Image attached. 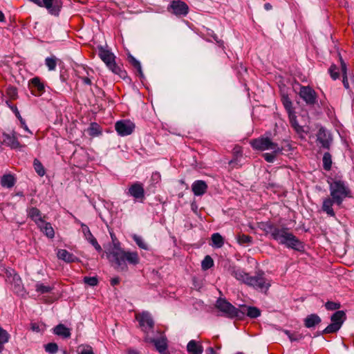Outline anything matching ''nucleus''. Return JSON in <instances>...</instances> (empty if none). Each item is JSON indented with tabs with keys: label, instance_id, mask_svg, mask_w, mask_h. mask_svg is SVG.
I'll return each mask as SVG.
<instances>
[{
	"label": "nucleus",
	"instance_id": "c756f323",
	"mask_svg": "<svg viewBox=\"0 0 354 354\" xmlns=\"http://www.w3.org/2000/svg\"><path fill=\"white\" fill-rule=\"evenodd\" d=\"M52 290L53 287L50 286H46L39 282L35 284V290L40 294L50 292Z\"/></svg>",
	"mask_w": 354,
	"mask_h": 354
},
{
	"label": "nucleus",
	"instance_id": "e433bc0d",
	"mask_svg": "<svg viewBox=\"0 0 354 354\" xmlns=\"http://www.w3.org/2000/svg\"><path fill=\"white\" fill-rule=\"evenodd\" d=\"M10 335L8 332L0 326V345H3L8 342Z\"/></svg>",
	"mask_w": 354,
	"mask_h": 354
},
{
	"label": "nucleus",
	"instance_id": "79ce46f5",
	"mask_svg": "<svg viewBox=\"0 0 354 354\" xmlns=\"http://www.w3.org/2000/svg\"><path fill=\"white\" fill-rule=\"evenodd\" d=\"M87 131L90 136H97L100 133L99 126L96 123H92Z\"/></svg>",
	"mask_w": 354,
	"mask_h": 354
},
{
	"label": "nucleus",
	"instance_id": "603ef678",
	"mask_svg": "<svg viewBox=\"0 0 354 354\" xmlns=\"http://www.w3.org/2000/svg\"><path fill=\"white\" fill-rule=\"evenodd\" d=\"M6 104L10 107V109L15 113L16 117L19 120L20 122L22 121V118L19 113V111H18V109L16 106L11 105L8 101L6 102Z\"/></svg>",
	"mask_w": 354,
	"mask_h": 354
},
{
	"label": "nucleus",
	"instance_id": "a878e982",
	"mask_svg": "<svg viewBox=\"0 0 354 354\" xmlns=\"http://www.w3.org/2000/svg\"><path fill=\"white\" fill-rule=\"evenodd\" d=\"M15 179L11 174H6L1 177V185L3 187L11 188L15 185Z\"/></svg>",
	"mask_w": 354,
	"mask_h": 354
},
{
	"label": "nucleus",
	"instance_id": "423d86ee",
	"mask_svg": "<svg viewBox=\"0 0 354 354\" xmlns=\"http://www.w3.org/2000/svg\"><path fill=\"white\" fill-rule=\"evenodd\" d=\"M252 147L259 151H283V148L280 147L277 142H273L268 136H261L257 139L250 141Z\"/></svg>",
	"mask_w": 354,
	"mask_h": 354
},
{
	"label": "nucleus",
	"instance_id": "4c0bfd02",
	"mask_svg": "<svg viewBox=\"0 0 354 354\" xmlns=\"http://www.w3.org/2000/svg\"><path fill=\"white\" fill-rule=\"evenodd\" d=\"M236 240L239 244L250 243L252 242V237L245 234H239Z\"/></svg>",
	"mask_w": 354,
	"mask_h": 354
},
{
	"label": "nucleus",
	"instance_id": "7c9ffc66",
	"mask_svg": "<svg viewBox=\"0 0 354 354\" xmlns=\"http://www.w3.org/2000/svg\"><path fill=\"white\" fill-rule=\"evenodd\" d=\"M212 241L213 245L216 248H221L223 245V239L218 233H214L212 235Z\"/></svg>",
	"mask_w": 354,
	"mask_h": 354
},
{
	"label": "nucleus",
	"instance_id": "72a5a7b5",
	"mask_svg": "<svg viewBox=\"0 0 354 354\" xmlns=\"http://www.w3.org/2000/svg\"><path fill=\"white\" fill-rule=\"evenodd\" d=\"M133 239L136 243V244L138 245V247L140 248L141 249L146 250L149 249L148 245L145 243V241L141 236L134 234L133 236Z\"/></svg>",
	"mask_w": 354,
	"mask_h": 354
},
{
	"label": "nucleus",
	"instance_id": "9d476101",
	"mask_svg": "<svg viewBox=\"0 0 354 354\" xmlns=\"http://www.w3.org/2000/svg\"><path fill=\"white\" fill-rule=\"evenodd\" d=\"M115 128L120 136H126L133 133L135 124L130 120H120L115 123Z\"/></svg>",
	"mask_w": 354,
	"mask_h": 354
},
{
	"label": "nucleus",
	"instance_id": "de8ad7c7",
	"mask_svg": "<svg viewBox=\"0 0 354 354\" xmlns=\"http://www.w3.org/2000/svg\"><path fill=\"white\" fill-rule=\"evenodd\" d=\"M325 306L327 310H337L340 308V304L335 303L333 301H328L326 303Z\"/></svg>",
	"mask_w": 354,
	"mask_h": 354
},
{
	"label": "nucleus",
	"instance_id": "c03bdc74",
	"mask_svg": "<svg viewBox=\"0 0 354 354\" xmlns=\"http://www.w3.org/2000/svg\"><path fill=\"white\" fill-rule=\"evenodd\" d=\"M45 350L50 353H55L58 351V346L55 343H48L45 346Z\"/></svg>",
	"mask_w": 354,
	"mask_h": 354
},
{
	"label": "nucleus",
	"instance_id": "c9c22d12",
	"mask_svg": "<svg viewBox=\"0 0 354 354\" xmlns=\"http://www.w3.org/2000/svg\"><path fill=\"white\" fill-rule=\"evenodd\" d=\"M214 265L213 259L210 256H206L202 261L201 266L203 270H207Z\"/></svg>",
	"mask_w": 354,
	"mask_h": 354
},
{
	"label": "nucleus",
	"instance_id": "473e14b6",
	"mask_svg": "<svg viewBox=\"0 0 354 354\" xmlns=\"http://www.w3.org/2000/svg\"><path fill=\"white\" fill-rule=\"evenodd\" d=\"M331 165H332L331 155L328 152H326L324 154V156H323L324 168L326 170H330L331 168Z\"/></svg>",
	"mask_w": 354,
	"mask_h": 354
},
{
	"label": "nucleus",
	"instance_id": "7ed1b4c3",
	"mask_svg": "<svg viewBox=\"0 0 354 354\" xmlns=\"http://www.w3.org/2000/svg\"><path fill=\"white\" fill-rule=\"evenodd\" d=\"M271 236L280 244L288 248L299 250L301 248V242L286 228H274L271 231Z\"/></svg>",
	"mask_w": 354,
	"mask_h": 354
},
{
	"label": "nucleus",
	"instance_id": "052dcab7",
	"mask_svg": "<svg viewBox=\"0 0 354 354\" xmlns=\"http://www.w3.org/2000/svg\"><path fill=\"white\" fill-rule=\"evenodd\" d=\"M206 353L207 354H217V353L214 350L212 347H209L206 350Z\"/></svg>",
	"mask_w": 354,
	"mask_h": 354
},
{
	"label": "nucleus",
	"instance_id": "338daca9",
	"mask_svg": "<svg viewBox=\"0 0 354 354\" xmlns=\"http://www.w3.org/2000/svg\"><path fill=\"white\" fill-rule=\"evenodd\" d=\"M5 20L4 15L3 12L0 10V22H3Z\"/></svg>",
	"mask_w": 354,
	"mask_h": 354
},
{
	"label": "nucleus",
	"instance_id": "6e6552de",
	"mask_svg": "<svg viewBox=\"0 0 354 354\" xmlns=\"http://www.w3.org/2000/svg\"><path fill=\"white\" fill-rule=\"evenodd\" d=\"M346 314L342 310L335 312L331 317V324H329L322 332V333H333L339 330L344 320Z\"/></svg>",
	"mask_w": 354,
	"mask_h": 354
},
{
	"label": "nucleus",
	"instance_id": "ddd939ff",
	"mask_svg": "<svg viewBox=\"0 0 354 354\" xmlns=\"http://www.w3.org/2000/svg\"><path fill=\"white\" fill-rule=\"evenodd\" d=\"M128 194L135 199L142 201L145 198V189L140 183H133L129 189Z\"/></svg>",
	"mask_w": 354,
	"mask_h": 354
},
{
	"label": "nucleus",
	"instance_id": "c85d7f7f",
	"mask_svg": "<svg viewBox=\"0 0 354 354\" xmlns=\"http://www.w3.org/2000/svg\"><path fill=\"white\" fill-rule=\"evenodd\" d=\"M283 151H277V150H272L270 153H265L263 154V158L268 162H273L278 155L281 154Z\"/></svg>",
	"mask_w": 354,
	"mask_h": 354
},
{
	"label": "nucleus",
	"instance_id": "1a4fd4ad",
	"mask_svg": "<svg viewBox=\"0 0 354 354\" xmlns=\"http://www.w3.org/2000/svg\"><path fill=\"white\" fill-rule=\"evenodd\" d=\"M136 319L139 322L140 327L145 333L153 328L154 322L149 312H142L136 315Z\"/></svg>",
	"mask_w": 354,
	"mask_h": 354
},
{
	"label": "nucleus",
	"instance_id": "9b49d317",
	"mask_svg": "<svg viewBox=\"0 0 354 354\" xmlns=\"http://www.w3.org/2000/svg\"><path fill=\"white\" fill-rule=\"evenodd\" d=\"M299 95L308 104H313L316 102V93L309 86H301Z\"/></svg>",
	"mask_w": 354,
	"mask_h": 354
},
{
	"label": "nucleus",
	"instance_id": "13d9d810",
	"mask_svg": "<svg viewBox=\"0 0 354 354\" xmlns=\"http://www.w3.org/2000/svg\"><path fill=\"white\" fill-rule=\"evenodd\" d=\"M82 80L84 84H88V85L91 84V80L90 78H88L87 77H82Z\"/></svg>",
	"mask_w": 354,
	"mask_h": 354
},
{
	"label": "nucleus",
	"instance_id": "412c9836",
	"mask_svg": "<svg viewBox=\"0 0 354 354\" xmlns=\"http://www.w3.org/2000/svg\"><path fill=\"white\" fill-rule=\"evenodd\" d=\"M57 257L59 259L67 263L75 262L77 260L76 257L66 250H59L57 252Z\"/></svg>",
	"mask_w": 354,
	"mask_h": 354
},
{
	"label": "nucleus",
	"instance_id": "f257e3e1",
	"mask_svg": "<svg viewBox=\"0 0 354 354\" xmlns=\"http://www.w3.org/2000/svg\"><path fill=\"white\" fill-rule=\"evenodd\" d=\"M111 236H113L111 235ZM113 239V245L106 252L109 261L118 271H127V263L136 266L140 263V257L137 252L125 251L120 246L118 241Z\"/></svg>",
	"mask_w": 354,
	"mask_h": 354
},
{
	"label": "nucleus",
	"instance_id": "58836bf2",
	"mask_svg": "<svg viewBox=\"0 0 354 354\" xmlns=\"http://www.w3.org/2000/svg\"><path fill=\"white\" fill-rule=\"evenodd\" d=\"M285 333L288 335L291 342L299 341L304 337L301 334L298 333H291L290 331L286 330Z\"/></svg>",
	"mask_w": 354,
	"mask_h": 354
},
{
	"label": "nucleus",
	"instance_id": "3c124183",
	"mask_svg": "<svg viewBox=\"0 0 354 354\" xmlns=\"http://www.w3.org/2000/svg\"><path fill=\"white\" fill-rule=\"evenodd\" d=\"M337 71V67L334 65L331 66L329 68L330 76L333 80H336L339 77V73Z\"/></svg>",
	"mask_w": 354,
	"mask_h": 354
},
{
	"label": "nucleus",
	"instance_id": "cd10ccee",
	"mask_svg": "<svg viewBox=\"0 0 354 354\" xmlns=\"http://www.w3.org/2000/svg\"><path fill=\"white\" fill-rule=\"evenodd\" d=\"M247 311V315L250 318H257L260 316L261 311L259 308L254 306H243Z\"/></svg>",
	"mask_w": 354,
	"mask_h": 354
},
{
	"label": "nucleus",
	"instance_id": "69168bd1",
	"mask_svg": "<svg viewBox=\"0 0 354 354\" xmlns=\"http://www.w3.org/2000/svg\"><path fill=\"white\" fill-rule=\"evenodd\" d=\"M264 8H265V9H266V10H271V9H272V6H271V4H270V3H266V4L264 5Z\"/></svg>",
	"mask_w": 354,
	"mask_h": 354
},
{
	"label": "nucleus",
	"instance_id": "39448f33",
	"mask_svg": "<svg viewBox=\"0 0 354 354\" xmlns=\"http://www.w3.org/2000/svg\"><path fill=\"white\" fill-rule=\"evenodd\" d=\"M330 192L335 203L340 205L344 199L349 196V189L341 180H336L330 184Z\"/></svg>",
	"mask_w": 354,
	"mask_h": 354
},
{
	"label": "nucleus",
	"instance_id": "774afa93",
	"mask_svg": "<svg viewBox=\"0 0 354 354\" xmlns=\"http://www.w3.org/2000/svg\"><path fill=\"white\" fill-rule=\"evenodd\" d=\"M21 289V286H20V284H17L15 288V290L17 291V292H19Z\"/></svg>",
	"mask_w": 354,
	"mask_h": 354
},
{
	"label": "nucleus",
	"instance_id": "6ab92c4d",
	"mask_svg": "<svg viewBox=\"0 0 354 354\" xmlns=\"http://www.w3.org/2000/svg\"><path fill=\"white\" fill-rule=\"evenodd\" d=\"M30 85L32 93L35 95H40L44 91V86L38 77L32 78Z\"/></svg>",
	"mask_w": 354,
	"mask_h": 354
},
{
	"label": "nucleus",
	"instance_id": "e2e57ef3",
	"mask_svg": "<svg viewBox=\"0 0 354 354\" xmlns=\"http://www.w3.org/2000/svg\"><path fill=\"white\" fill-rule=\"evenodd\" d=\"M30 1L39 6H43V0L42 1H41V0H30Z\"/></svg>",
	"mask_w": 354,
	"mask_h": 354
},
{
	"label": "nucleus",
	"instance_id": "bf43d9fd",
	"mask_svg": "<svg viewBox=\"0 0 354 354\" xmlns=\"http://www.w3.org/2000/svg\"><path fill=\"white\" fill-rule=\"evenodd\" d=\"M23 122H20L21 127L28 132H30L28 127L26 124L25 120L22 118Z\"/></svg>",
	"mask_w": 354,
	"mask_h": 354
},
{
	"label": "nucleus",
	"instance_id": "bb28decb",
	"mask_svg": "<svg viewBox=\"0 0 354 354\" xmlns=\"http://www.w3.org/2000/svg\"><path fill=\"white\" fill-rule=\"evenodd\" d=\"M320 322H321L320 317L317 315H315V314L310 315L305 319V326L307 328L313 327L315 325L319 324Z\"/></svg>",
	"mask_w": 354,
	"mask_h": 354
},
{
	"label": "nucleus",
	"instance_id": "ea45409f",
	"mask_svg": "<svg viewBox=\"0 0 354 354\" xmlns=\"http://www.w3.org/2000/svg\"><path fill=\"white\" fill-rule=\"evenodd\" d=\"M78 354H95L90 346H80L77 350Z\"/></svg>",
	"mask_w": 354,
	"mask_h": 354
},
{
	"label": "nucleus",
	"instance_id": "4be33fe9",
	"mask_svg": "<svg viewBox=\"0 0 354 354\" xmlns=\"http://www.w3.org/2000/svg\"><path fill=\"white\" fill-rule=\"evenodd\" d=\"M333 203H335L333 199L328 197L324 199L322 204V210L330 216H335V212L332 207Z\"/></svg>",
	"mask_w": 354,
	"mask_h": 354
},
{
	"label": "nucleus",
	"instance_id": "2eb2a0df",
	"mask_svg": "<svg viewBox=\"0 0 354 354\" xmlns=\"http://www.w3.org/2000/svg\"><path fill=\"white\" fill-rule=\"evenodd\" d=\"M3 142L10 147L12 149H18L21 147V145L17 140V137L15 135V133L12 132L10 133H3Z\"/></svg>",
	"mask_w": 354,
	"mask_h": 354
},
{
	"label": "nucleus",
	"instance_id": "09e8293b",
	"mask_svg": "<svg viewBox=\"0 0 354 354\" xmlns=\"http://www.w3.org/2000/svg\"><path fill=\"white\" fill-rule=\"evenodd\" d=\"M84 281L85 283H86L91 286H95L97 284V279L95 277H85L84 278Z\"/></svg>",
	"mask_w": 354,
	"mask_h": 354
},
{
	"label": "nucleus",
	"instance_id": "49530a36",
	"mask_svg": "<svg viewBox=\"0 0 354 354\" xmlns=\"http://www.w3.org/2000/svg\"><path fill=\"white\" fill-rule=\"evenodd\" d=\"M283 104L288 112L292 111V104L288 97H283Z\"/></svg>",
	"mask_w": 354,
	"mask_h": 354
},
{
	"label": "nucleus",
	"instance_id": "a211bd4d",
	"mask_svg": "<svg viewBox=\"0 0 354 354\" xmlns=\"http://www.w3.org/2000/svg\"><path fill=\"white\" fill-rule=\"evenodd\" d=\"M207 189L206 183L203 180H196L192 185V189L196 196H202L204 194Z\"/></svg>",
	"mask_w": 354,
	"mask_h": 354
},
{
	"label": "nucleus",
	"instance_id": "dca6fc26",
	"mask_svg": "<svg viewBox=\"0 0 354 354\" xmlns=\"http://www.w3.org/2000/svg\"><path fill=\"white\" fill-rule=\"evenodd\" d=\"M173 13L176 15H186L188 12L187 5L181 1H174L171 3Z\"/></svg>",
	"mask_w": 354,
	"mask_h": 354
},
{
	"label": "nucleus",
	"instance_id": "a19ab883",
	"mask_svg": "<svg viewBox=\"0 0 354 354\" xmlns=\"http://www.w3.org/2000/svg\"><path fill=\"white\" fill-rule=\"evenodd\" d=\"M341 65H342V71L343 73V84H344V87L348 89L349 88V86H348V79H347V76H346V64L343 61H342Z\"/></svg>",
	"mask_w": 354,
	"mask_h": 354
},
{
	"label": "nucleus",
	"instance_id": "8fccbe9b",
	"mask_svg": "<svg viewBox=\"0 0 354 354\" xmlns=\"http://www.w3.org/2000/svg\"><path fill=\"white\" fill-rule=\"evenodd\" d=\"M7 94L12 100H15L17 97V91L15 87L8 88Z\"/></svg>",
	"mask_w": 354,
	"mask_h": 354
},
{
	"label": "nucleus",
	"instance_id": "0eeeda50",
	"mask_svg": "<svg viewBox=\"0 0 354 354\" xmlns=\"http://www.w3.org/2000/svg\"><path fill=\"white\" fill-rule=\"evenodd\" d=\"M216 307L228 318H241L245 313L232 306L226 299L220 298L216 301Z\"/></svg>",
	"mask_w": 354,
	"mask_h": 354
},
{
	"label": "nucleus",
	"instance_id": "f704fd0d",
	"mask_svg": "<svg viewBox=\"0 0 354 354\" xmlns=\"http://www.w3.org/2000/svg\"><path fill=\"white\" fill-rule=\"evenodd\" d=\"M34 167L39 176H43L45 174V169L42 164L37 159L34 160Z\"/></svg>",
	"mask_w": 354,
	"mask_h": 354
},
{
	"label": "nucleus",
	"instance_id": "0e129e2a",
	"mask_svg": "<svg viewBox=\"0 0 354 354\" xmlns=\"http://www.w3.org/2000/svg\"><path fill=\"white\" fill-rule=\"evenodd\" d=\"M127 354H139V353L136 350L130 348L128 349Z\"/></svg>",
	"mask_w": 354,
	"mask_h": 354
},
{
	"label": "nucleus",
	"instance_id": "6e6d98bb",
	"mask_svg": "<svg viewBox=\"0 0 354 354\" xmlns=\"http://www.w3.org/2000/svg\"><path fill=\"white\" fill-rule=\"evenodd\" d=\"M130 59H131V63L133 65L134 67H136L138 69L139 73H141L142 71H141L140 63L133 57H131Z\"/></svg>",
	"mask_w": 354,
	"mask_h": 354
},
{
	"label": "nucleus",
	"instance_id": "4d7b16f0",
	"mask_svg": "<svg viewBox=\"0 0 354 354\" xmlns=\"http://www.w3.org/2000/svg\"><path fill=\"white\" fill-rule=\"evenodd\" d=\"M288 113L290 123L291 124L292 123H293L294 122H295L297 120V117H296L293 110L291 111H289Z\"/></svg>",
	"mask_w": 354,
	"mask_h": 354
},
{
	"label": "nucleus",
	"instance_id": "20e7f679",
	"mask_svg": "<svg viewBox=\"0 0 354 354\" xmlns=\"http://www.w3.org/2000/svg\"><path fill=\"white\" fill-rule=\"evenodd\" d=\"M99 56L101 59L104 62L106 66L115 74L118 75L120 77L124 78L126 72L118 65L115 61V57L109 50L100 46L99 47Z\"/></svg>",
	"mask_w": 354,
	"mask_h": 354
},
{
	"label": "nucleus",
	"instance_id": "5fc2aeb1",
	"mask_svg": "<svg viewBox=\"0 0 354 354\" xmlns=\"http://www.w3.org/2000/svg\"><path fill=\"white\" fill-rule=\"evenodd\" d=\"M291 126L294 128V129L296 131V132L299 134H301L304 132V129L301 126H300L297 121L296 120L293 123L291 124Z\"/></svg>",
	"mask_w": 354,
	"mask_h": 354
},
{
	"label": "nucleus",
	"instance_id": "864d4df0",
	"mask_svg": "<svg viewBox=\"0 0 354 354\" xmlns=\"http://www.w3.org/2000/svg\"><path fill=\"white\" fill-rule=\"evenodd\" d=\"M87 241L95 248L96 250L99 252L102 250L101 246L98 244L97 240L94 236L91 237Z\"/></svg>",
	"mask_w": 354,
	"mask_h": 354
},
{
	"label": "nucleus",
	"instance_id": "b1692460",
	"mask_svg": "<svg viewBox=\"0 0 354 354\" xmlns=\"http://www.w3.org/2000/svg\"><path fill=\"white\" fill-rule=\"evenodd\" d=\"M187 348L188 352L192 354H202L203 352V348L202 345L198 344L194 340H191L189 342L187 346Z\"/></svg>",
	"mask_w": 354,
	"mask_h": 354
},
{
	"label": "nucleus",
	"instance_id": "2f4dec72",
	"mask_svg": "<svg viewBox=\"0 0 354 354\" xmlns=\"http://www.w3.org/2000/svg\"><path fill=\"white\" fill-rule=\"evenodd\" d=\"M57 59L55 56L53 55L46 59V65L50 71H54L55 69L57 66Z\"/></svg>",
	"mask_w": 354,
	"mask_h": 354
},
{
	"label": "nucleus",
	"instance_id": "f3484780",
	"mask_svg": "<svg viewBox=\"0 0 354 354\" xmlns=\"http://www.w3.org/2000/svg\"><path fill=\"white\" fill-rule=\"evenodd\" d=\"M43 6L53 15H57L62 6L59 0H43Z\"/></svg>",
	"mask_w": 354,
	"mask_h": 354
},
{
	"label": "nucleus",
	"instance_id": "a18cd8bd",
	"mask_svg": "<svg viewBox=\"0 0 354 354\" xmlns=\"http://www.w3.org/2000/svg\"><path fill=\"white\" fill-rule=\"evenodd\" d=\"M81 227L82 233L84 234V236L86 240L93 236L87 225H86L84 223H82Z\"/></svg>",
	"mask_w": 354,
	"mask_h": 354
},
{
	"label": "nucleus",
	"instance_id": "f03ea898",
	"mask_svg": "<svg viewBox=\"0 0 354 354\" xmlns=\"http://www.w3.org/2000/svg\"><path fill=\"white\" fill-rule=\"evenodd\" d=\"M232 274L238 281L265 294L267 293L271 286L270 280L264 277L263 272L258 273L257 275L252 277L241 269H235L232 271Z\"/></svg>",
	"mask_w": 354,
	"mask_h": 354
},
{
	"label": "nucleus",
	"instance_id": "680f3d73",
	"mask_svg": "<svg viewBox=\"0 0 354 354\" xmlns=\"http://www.w3.org/2000/svg\"><path fill=\"white\" fill-rule=\"evenodd\" d=\"M118 283H119V279L118 278H113L111 281V283L112 286H115V285L118 284Z\"/></svg>",
	"mask_w": 354,
	"mask_h": 354
},
{
	"label": "nucleus",
	"instance_id": "4468645a",
	"mask_svg": "<svg viewBox=\"0 0 354 354\" xmlns=\"http://www.w3.org/2000/svg\"><path fill=\"white\" fill-rule=\"evenodd\" d=\"M145 339H146L147 342L153 343L154 344V346H156V350L160 354H166L167 353V339L165 337H161L159 339H153V338L149 337H148V335H147Z\"/></svg>",
	"mask_w": 354,
	"mask_h": 354
},
{
	"label": "nucleus",
	"instance_id": "393cba45",
	"mask_svg": "<svg viewBox=\"0 0 354 354\" xmlns=\"http://www.w3.org/2000/svg\"><path fill=\"white\" fill-rule=\"evenodd\" d=\"M28 216L37 225H39L40 222L42 223L44 221L40 211L35 207H32L29 209Z\"/></svg>",
	"mask_w": 354,
	"mask_h": 354
},
{
	"label": "nucleus",
	"instance_id": "f8f14e48",
	"mask_svg": "<svg viewBox=\"0 0 354 354\" xmlns=\"http://www.w3.org/2000/svg\"><path fill=\"white\" fill-rule=\"evenodd\" d=\"M317 140L321 144L322 147L325 149H329L332 142V137L330 133L327 131L324 128L319 129L317 135Z\"/></svg>",
	"mask_w": 354,
	"mask_h": 354
},
{
	"label": "nucleus",
	"instance_id": "aec40b11",
	"mask_svg": "<svg viewBox=\"0 0 354 354\" xmlns=\"http://www.w3.org/2000/svg\"><path fill=\"white\" fill-rule=\"evenodd\" d=\"M54 333L58 336L64 338H68L71 337V330L66 327L64 324H59L53 329Z\"/></svg>",
	"mask_w": 354,
	"mask_h": 354
},
{
	"label": "nucleus",
	"instance_id": "37998d69",
	"mask_svg": "<svg viewBox=\"0 0 354 354\" xmlns=\"http://www.w3.org/2000/svg\"><path fill=\"white\" fill-rule=\"evenodd\" d=\"M30 328L32 331L38 333L44 330L46 328V326L43 323L37 324L32 322L30 324Z\"/></svg>",
	"mask_w": 354,
	"mask_h": 354
},
{
	"label": "nucleus",
	"instance_id": "5701e85b",
	"mask_svg": "<svg viewBox=\"0 0 354 354\" xmlns=\"http://www.w3.org/2000/svg\"><path fill=\"white\" fill-rule=\"evenodd\" d=\"M41 232H43L46 236L49 238H53L55 235L54 230L50 223H46L44 221L42 223H39V225H37Z\"/></svg>",
	"mask_w": 354,
	"mask_h": 354
}]
</instances>
